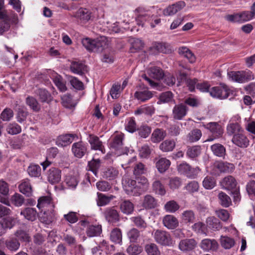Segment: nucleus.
<instances>
[{
    "label": "nucleus",
    "mask_w": 255,
    "mask_h": 255,
    "mask_svg": "<svg viewBox=\"0 0 255 255\" xmlns=\"http://www.w3.org/2000/svg\"><path fill=\"white\" fill-rule=\"evenodd\" d=\"M186 5L184 1L180 0L169 5L163 10L164 16H173L182 9Z\"/></svg>",
    "instance_id": "11"
},
{
    "label": "nucleus",
    "mask_w": 255,
    "mask_h": 255,
    "mask_svg": "<svg viewBox=\"0 0 255 255\" xmlns=\"http://www.w3.org/2000/svg\"><path fill=\"white\" fill-rule=\"evenodd\" d=\"M104 216L106 221L113 225L120 221L119 213L113 208H107L104 212Z\"/></svg>",
    "instance_id": "15"
},
{
    "label": "nucleus",
    "mask_w": 255,
    "mask_h": 255,
    "mask_svg": "<svg viewBox=\"0 0 255 255\" xmlns=\"http://www.w3.org/2000/svg\"><path fill=\"white\" fill-rule=\"evenodd\" d=\"M207 226L214 230H220L222 225L220 221L214 217H208L206 220Z\"/></svg>",
    "instance_id": "41"
},
{
    "label": "nucleus",
    "mask_w": 255,
    "mask_h": 255,
    "mask_svg": "<svg viewBox=\"0 0 255 255\" xmlns=\"http://www.w3.org/2000/svg\"><path fill=\"white\" fill-rule=\"evenodd\" d=\"M201 151V148L200 146L195 145L190 147L188 148L186 154L190 158H194L198 156Z\"/></svg>",
    "instance_id": "50"
},
{
    "label": "nucleus",
    "mask_w": 255,
    "mask_h": 255,
    "mask_svg": "<svg viewBox=\"0 0 255 255\" xmlns=\"http://www.w3.org/2000/svg\"><path fill=\"white\" fill-rule=\"evenodd\" d=\"M20 215H22L25 219L31 222L36 220L38 217V213L36 209L30 207L22 210Z\"/></svg>",
    "instance_id": "26"
},
{
    "label": "nucleus",
    "mask_w": 255,
    "mask_h": 255,
    "mask_svg": "<svg viewBox=\"0 0 255 255\" xmlns=\"http://www.w3.org/2000/svg\"><path fill=\"white\" fill-rule=\"evenodd\" d=\"M147 73L151 78L157 80L161 79L164 75L162 69L158 67L150 68L147 71Z\"/></svg>",
    "instance_id": "43"
},
{
    "label": "nucleus",
    "mask_w": 255,
    "mask_h": 255,
    "mask_svg": "<svg viewBox=\"0 0 255 255\" xmlns=\"http://www.w3.org/2000/svg\"><path fill=\"white\" fill-rule=\"evenodd\" d=\"M97 203L99 206H104L108 204L115 198L112 195L108 196L99 192L97 193Z\"/></svg>",
    "instance_id": "35"
},
{
    "label": "nucleus",
    "mask_w": 255,
    "mask_h": 255,
    "mask_svg": "<svg viewBox=\"0 0 255 255\" xmlns=\"http://www.w3.org/2000/svg\"><path fill=\"white\" fill-rule=\"evenodd\" d=\"M72 151L76 157L81 158L85 154L87 148L82 142H77L72 145Z\"/></svg>",
    "instance_id": "24"
},
{
    "label": "nucleus",
    "mask_w": 255,
    "mask_h": 255,
    "mask_svg": "<svg viewBox=\"0 0 255 255\" xmlns=\"http://www.w3.org/2000/svg\"><path fill=\"white\" fill-rule=\"evenodd\" d=\"M162 223L164 227L169 230L176 228L179 225L178 219L172 215H166L162 219Z\"/></svg>",
    "instance_id": "20"
},
{
    "label": "nucleus",
    "mask_w": 255,
    "mask_h": 255,
    "mask_svg": "<svg viewBox=\"0 0 255 255\" xmlns=\"http://www.w3.org/2000/svg\"><path fill=\"white\" fill-rule=\"evenodd\" d=\"M220 242L221 246L226 250L232 248L235 244L234 239L228 236H221Z\"/></svg>",
    "instance_id": "39"
},
{
    "label": "nucleus",
    "mask_w": 255,
    "mask_h": 255,
    "mask_svg": "<svg viewBox=\"0 0 255 255\" xmlns=\"http://www.w3.org/2000/svg\"><path fill=\"white\" fill-rule=\"evenodd\" d=\"M181 219L185 224L193 223L195 220V215L191 210H185L181 214Z\"/></svg>",
    "instance_id": "32"
},
{
    "label": "nucleus",
    "mask_w": 255,
    "mask_h": 255,
    "mask_svg": "<svg viewBox=\"0 0 255 255\" xmlns=\"http://www.w3.org/2000/svg\"><path fill=\"white\" fill-rule=\"evenodd\" d=\"M124 189L127 194L130 196H138L146 191L149 187V183L144 176L136 178V181L131 179L123 180Z\"/></svg>",
    "instance_id": "1"
},
{
    "label": "nucleus",
    "mask_w": 255,
    "mask_h": 255,
    "mask_svg": "<svg viewBox=\"0 0 255 255\" xmlns=\"http://www.w3.org/2000/svg\"><path fill=\"white\" fill-rule=\"evenodd\" d=\"M244 129L238 123H230L227 127V133L229 135H234L235 133L241 132Z\"/></svg>",
    "instance_id": "45"
},
{
    "label": "nucleus",
    "mask_w": 255,
    "mask_h": 255,
    "mask_svg": "<svg viewBox=\"0 0 255 255\" xmlns=\"http://www.w3.org/2000/svg\"><path fill=\"white\" fill-rule=\"evenodd\" d=\"M215 178L212 176H206L203 181V186L206 189H211L216 185Z\"/></svg>",
    "instance_id": "60"
},
{
    "label": "nucleus",
    "mask_w": 255,
    "mask_h": 255,
    "mask_svg": "<svg viewBox=\"0 0 255 255\" xmlns=\"http://www.w3.org/2000/svg\"><path fill=\"white\" fill-rule=\"evenodd\" d=\"M155 241L163 246H172L173 242L170 234L161 230H156L152 234Z\"/></svg>",
    "instance_id": "5"
},
{
    "label": "nucleus",
    "mask_w": 255,
    "mask_h": 255,
    "mask_svg": "<svg viewBox=\"0 0 255 255\" xmlns=\"http://www.w3.org/2000/svg\"><path fill=\"white\" fill-rule=\"evenodd\" d=\"M152 94L146 88L138 89L134 94V97L141 102H145L152 97Z\"/></svg>",
    "instance_id": "18"
},
{
    "label": "nucleus",
    "mask_w": 255,
    "mask_h": 255,
    "mask_svg": "<svg viewBox=\"0 0 255 255\" xmlns=\"http://www.w3.org/2000/svg\"><path fill=\"white\" fill-rule=\"evenodd\" d=\"M177 170L180 174L185 175L188 178L195 179L200 172V169L198 167L193 168L185 162L178 166Z\"/></svg>",
    "instance_id": "6"
},
{
    "label": "nucleus",
    "mask_w": 255,
    "mask_h": 255,
    "mask_svg": "<svg viewBox=\"0 0 255 255\" xmlns=\"http://www.w3.org/2000/svg\"><path fill=\"white\" fill-rule=\"evenodd\" d=\"M16 15L13 13H9L7 10L0 12V34L8 30L11 22H14Z\"/></svg>",
    "instance_id": "4"
},
{
    "label": "nucleus",
    "mask_w": 255,
    "mask_h": 255,
    "mask_svg": "<svg viewBox=\"0 0 255 255\" xmlns=\"http://www.w3.org/2000/svg\"><path fill=\"white\" fill-rule=\"evenodd\" d=\"M188 111L187 106L183 103L176 105L172 110V117L175 120H182Z\"/></svg>",
    "instance_id": "12"
},
{
    "label": "nucleus",
    "mask_w": 255,
    "mask_h": 255,
    "mask_svg": "<svg viewBox=\"0 0 255 255\" xmlns=\"http://www.w3.org/2000/svg\"><path fill=\"white\" fill-rule=\"evenodd\" d=\"M137 13L136 21L137 24L143 26L144 22L148 20L152 16L149 9H145L142 7H138L135 9Z\"/></svg>",
    "instance_id": "13"
},
{
    "label": "nucleus",
    "mask_w": 255,
    "mask_h": 255,
    "mask_svg": "<svg viewBox=\"0 0 255 255\" xmlns=\"http://www.w3.org/2000/svg\"><path fill=\"white\" fill-rule=\"evenodd\" d=\"M197 244L196 241L193 239H185L180 241L178 247L181 251L186 252L194 250Z\"/></svg>",
    "instance_id": "16"
},
{
    "label": "nucleus",
    "mask_w": 255,
    "mask_h": 255,
    "mask_svg": "<svg viewBox=\"0 0 255 255\" xmlns=\"http://www.w3.org/2000/svg\"><path fill=\"white\" fill-rule=\"evenodd\" d=\"M8 134L14 135L20 133L21 131V127L15 123H9L7 125L6 129Z\"/></svg>",
    "instance_id": "53"
},
{
    "label": "nucleus",
    "mask_w": 255,
    "mask_h": 255,
    "mask_svg": "<svg viewBox=\"0 0 255 255\" xmlns=\"http://www.w3.org/2000/svg\"><path fill=\"white\" fill-rule=\"evenodd\" d=\"M145 251L147 255H160V252L156 245L154 243L145 246Z\"/></svg>",
    "instance_id": "51"
},
{
    "label": "nucleus",
    "mask_w": 255,
    "mask_h": 255,
    "mask_svg": "<svg viewBox=\"0 0 255 255\" xmlns=\"http://www.w3.org/2000/svg\"><path fill=\"white\" fill-rule=\"evenodd\" d=\"M218 198L220 200V203L224 207H228L232 203L230 197L225 193L220 192L218 195Z\"/></svg>",
    "instance_id": "56"
},
{
    "label": "nucleus",
    "mask_w": 255,
    "mask_h": 255,
    "mask_svg": "<svg viewBox=\"0 0 255 255\" xmlns=\"http://www.w3.org/2000/svg\"><path fill=\"white\" fill-rule=\"evenodd\" d=\"M211 149L213 153L217 156L223 157L225 155V148L221 144H214L211 146Z\"/></svg>",
    "instance_id": "49"
},
{
    "label": "nucleus",
    "mask_w": 255,
    "mask_h": 255,
    "mask_svg": "<svg viewBox=\"0 0 255 255\" xmlns=\"http://www.w3.org/2000/svg\"><path fill=\"white\" fill-rule=\"evenodd\" d=\"M221 184L224 188L231 190L236 187L237 182L233 176H228L223 179Z\"/></svg>",
    "instance_id": "37"
},
{
    "label": "nucleus",
    "mask_w": 255,
    "mask_h": 255,
    "mask_svg": "<svg viewBox=\"0 0 255 255\" xmlns=\"http://www.w3.org/2000/svg\"><path fill=\"white\" fill-rule=\"evenodd\" d=\"M154 162L156 168L160 173H164L171 165L170 161L165 157L156 158Z\"/></svg>",
    "instance_id": "19"
},
{
    "label": "nucleus",
    "mask_w": 255,
    "mask_h": 255,
    "mask_svg": "<svg viewBox=\"0 0 255 255\" xmlns=\"http://www.w3.org/2000/svg\"><path fill=\"white\" fill-rule=\"evenodd\" d=\"M124 134L119 133L115 134L114 136L113 141L111 143V148L117 151L116 154L118 155L127 153L128 149L127 147L123 146V139Z\"/></svg>",
    "instance_id": "7"
},
{
    "label": "nucleus",
    "mask_w": 255,
    "mask_h": 255,
    "mask_svg": "<svg viewBox=\"0 0 255 255\" xmlns=\"http://www.w3.org/2000/svg\"><path fill=\"white\" fill-rule=\"evenodd\" d=\"M82 43L87 50L94 52H102L108 47L107 40L105 37L97 39L83 38L82 40Z\"/></svg>",
    "instance_id": "2"
},
{
    "label": "nucleus",
    "mask_w": 255,
    "mask_h": 255,
    "mask_svg": "<svg viewBox=\"0 0 255 255\" xmlns=\"http://www.w3.org/2000/svg\"><path fill=\"white\" fill-rule=\"evenodd\" d=\"M97 9H88L81 7L78 9L75 14V17L82 23H86L90 20H93L99 16L96 14Z\"/></svg>",
    "instance_id": "3"
},
{
    "label": "nucleus",
    "mask_w": 255,
    "mask_h": 255,
    "mask_svg": "<svg viewBox=\"0 0 255 255\" xmlns=\"http://www.w3.org/2000/svg\"><path fill=\"white\" fill-rule=\"evenodd\" d=\"M26 104L34 112H38L40 110V106L37 101L33 97L28 96L25 100Z\"/></svg>",
    "instance_id": "47"
},
{
    "label": "nucleus",
    "mask_w": 255,
    "mask_h": 255,
    "mask_svg": "<svg viewBox=\"0 0 255 255\" xmlns=\"http://www.w3.org/2000/svg\"><path fill=\"white\" fill-rule=\"evenodd\" d=\"M202 136L201 131L197 128L191 130L187 135V139L190 142H196L199 140Z\"/></svg>",
    "instance_id": "46"
},
{
    "label": "nucleus",
    "mask_w": 255,
    "mask_h": 255,
    "mask_svg": "<svg viewBox=\"0 0 255 255\" xmlns=\"http://www.w3.org/2000/svg\"><path fill=\"white\" fill-rule=\"evenodd\" d=\"M27 172L31 177H38L40 175L41 168L37 165H30L27 169Z\"/></svg>",
    "instance_id": "62"
},
{
    "label": "nucleus",
    "mask_w": 255,
    "mask_h": 255,
    "mask_svg": "<svg viewBox=\"0 0 255 255\" xmlns=\"http://www.w3.org/2000/svg\"><path fill=\"white\" fill-rule=\"evenodd\" d=\"M166 130L162 128L155 129L150 136V140L153 143H159L166 136Z\"/></svg>",
    "instance_id": "25"
},
{
    "label": "nucleus",
    "mask_w": 255,
    "mask_h": 255,
    "mask_svg": "<svg viewBox=\"0 0 255 255\" xmlns=\"http://www.w3.org/2000/svg\"><path fill=\"white\" fill-rule=\"evenodd\" d=\"M19 191L27 196H30L32 195V187L29 180H24L19 184Z\"/></svg>",
    "instance_id": "36"
},
{
    "label": "nucleus",
    "mask_w": 255,
    "mask_h": 255,
    "mask_svg": "<svg viewBox=\"0 0 255 255\" xmlns=\"http://www.w3.org/2000/svg\"><path fill=\"white\" fill-rule=\"evenodd\" d=\"M12 203L17 207L21 206L24 203V197L22 195L15 193L11 198Z\"/></svg>",
    "instance_id": "63"
},
{
    "label": "nucleus",
    "mask_w": 255,
    "mask_h": 255,
    "mask_svg": "<svg viewBox=\"0 0 255 255\" xmlns=\"http://www.w3.org/2000/svg\"><path fill=\"white\" fill-rule=\"evenodd\" d=\"M218 243L214 239H204L202 241L200 245L201 248L206 251L210 250L215 251L218 249Z\"/></svg>",
    "instance_id": "22"
},
{
    "label": "nucleus",
    "mask_w": 255,
    "mask_h": 255,
    "mask_svg": "<svg viewBox=\"0 0 255 255\" xmlns=\"http://www.w3.org/2000/svg\"><path fill=\"white\" fill-rule=\"evenodd\" d=\"M229 78L238 83H244L253 79L251 73L245 71H231L228 73Z\"/></svg>",
    "instance_id": "9"
},
{
    "label": "nucleus",
    "mask_w": 255,
    "mask_h": 255,
    "mask_svg": "<svg viewBox=\"0 0 255 255\" xmlns=\"http://www.w3.org/2000/svg\"><path fill=\"white\" fill-rule=\"evenodd\" d=\"M232 141L241 148H246L250 144V140L244 130L241 132L235 133L233 136Z\"/></svg>",
    "instance_id": "10"
},
{
    "label": "nucleus",
    "mask_w": 255,
    "mask_h": 255,
    "mask_svg": "<svg viewBox=\"0 0 255 255\" xmlns=\"http://www.w3.org/2000/svg\"><path fill=\"white\" fill-rule=\"evenodd\" d=\"M211 96L219 99H226L229 95V90L227 87L217 86L212 87L209 91Z\"/></svg>",
    "instance_id": "14"
},
{
    "label": "nucleus",
    "mask_w": 255,
    "mask_h": 255,
    "mask_svg": "<svg viewBox=\"0 0 255 255\" xmlns=\"http://www.w3.org/2000/svg\"><path fill=\"white\" fill-rule=\"evenodd\" d=\"M156 201L155 199L150 195H145L143 199L142 206L145 209H152L156 206Z\"/></svg>",
    "instance_id": "38"
},
{
    "label": "nucleus",
    "mask_w": 255,
    "mask_h": 255,
    "mask_svg": "<svg viewBox=\"0 0 255 255\" xmlns=\"http://www.w3.org/2000/svg\"><path fill=\"white\" fill-rule=\"evenodd\" d=\"M37 207L39 209L44 208L46 210L52 211L54 208V205L50 197L44 196L38 199Z\"/></svg>",
    "instance_id": "17"
},
{
    "label": "nucleus",
    "mask_w": 255,
    "mask_h": 255,
    "mask_svg": "<svg viewBox=\"0 0 255 255\" xmlns=\"http://www.w3.org/2000/svg\"><path fill=\"white\" fill-rule=\"evenodd\" d=\"M102 233L101 225H90L87 229L86 233L88 236L93 237L98 236Z\"/></svg>",
    "instance_id": "44"
},
{
    "label": "nucleus",
    "mask_w": 255,
    "mask_h": 255,
    "mask_svg": "<svg viewBox=\"0 0 255 255\" xmlns=\"http://www.w3.org/2000/svg\"><path fill=\"white\" fill-rule=\"evenodd\" d=\"M180 208L178 204L174 200H171L167 202L164 206L165 210L169 213H175Z\"/></svg>",
    "instance_id": "52"
},
{
    "label": "nucleus",
    "mask_w": 255,
    "mask_h": 255,
    "mask_svg": "<svg viewBox=\"0 0 255 255\" xmlns=\"http://www.w3.org/2000/svg\"><path fill=\"white\" fill-rule=\"evenodd\" d=\"M36 94L41 102H48L51 97L50 93L45 89H38L36 92Z\"/></svg>",
    "instance_id": "57"
},
{
    "label": "nucleus",
    "mask_w": 255,
    "mask_h": 255,
    "mask_svg": "<svg viewBox=\"0 0 255 255\" xmlns=\"http://www.w3.org/2000/svg\"><path fill=\"white\" fill-rule=\"evenodd\" d=\"M182 183V180L178 177H172L169 178L168 185L172 190L178 189Z\"/></svg>",
    "instance_id": "48"
},
{
    "label": "nucleus",
    "mask_w": 255,
    "mask_h": 255,
    "mask_svg": "<svg viewBox=\"0 0 255 255\" xmlns=\"http://www.w3.org/2000/svg\"><path fill=\"white\" fill-rule=\"evenodd\" d=\"M155 109L152 105H144L140 106L134 112L135 115L144 114L148 116H151L155 113Z\"/></svg>",
    "instance_id": "28"
},
{
    "label": "nucleus",
    "mask_w": 255,
    "mask_h": 255,
    "mask_svg": "<svg viewBox=\"0 0 255 255\" xmlns=\"http://www.w3.org/2000/svg\"><path fill=\"white\" fill-rule=\"evenodd\" d=\"M142 251L141 247L135 245H130L127 249V253L130 255H138Z\"/></svg>",
    "instance_id": "64"
},
{
    "label": "nucleus",
    "mask_w": 255,
    "mask_h": 255,
    "mask_svg": "<svg viewBox=\"0 0 255 255\" xmlns=\"http://www.w3.org/2000/svg\"><path fill=\"white\" fill-rule=\"evenodd\" d=\"M75 134H66L59 136L56 141L58 146H66L70 144L74 140Z\"/></svg>",
    "instance_id": "27"
},
{
    "label": "nucleus",
    "mask_w": 255,
    "mask_h": 255,
    "mask_svg": "<svg viewBox=\"0 0 255 255\" xmlns=\"http://www.w3.org/2000/svg\"><path fill=\"white\" fill-rule=\"evenodd\" d=\"M120 209L124 214L129 215L133 211L134 205L129 200H125L121 203Z\"/></svg>",
    "instance_id": "40"
},
{
    "label": "nucleus",
    "mask_w": 255,
    "mask_h": 255,
    "mask_svg": "<svg viewBox=\"0 0 255 255\" xmlns=\"http://www.w3.org/2000/svg\"><path fill=\"white\" fill-rule=\"evenodd\" d=\"M61 177V171L57 168L52 167L50 168L48 173L47 179L52 184L58 183Z\"/></svg>",
    "instance_id": "23"
},
{
    "label": "nucleus",
    "mask_w": 255,
    "mask_h": 255,
    "mask_svg": "<svg viewBox=\"0 0 255 255\" xmlns=\"http://www.w3.org/2000/svg\"><path fill=\"white\" fill-rule=\"evenodd\" d=\"M5 245L9 250L11 251H16L19 249L20 247V243L16 239L12 238L6 241Z\"/></svg>",
    "instance_id": "55"
},
{
    "label": "nucleus",
    "mask_w": 255,
    "mask_h": 255,
    "mask_svg": "<svg viewBox=\"0 0 255 255\" xmlns=\"http://www.w3.org/2000/svg\"><path fill=\"white\" fill-rule=\"evenodd\" d=\"M203 126L208 129L214 136V138L209 137L206 140V141H213L215 138H218L221 137L223 133L224 129L218 123L210 122L206 125H203Z\"/></svg>",
    "instance_id": "8"
},
{
    "label": "nucleus",
    "mask_w": 255,
    "mask_h": 255,
    "mask_svg": "<svg viewBox=\"0 0 255 255\" xmlns=\"http://www.w3.org/2000/svg\"><path fill=\"white\" fill-rule=\"evenodd\" d=\"M153 190L157 194L164 195L166 193V190L164 185L159 180H155L152 184Z\"/></svg>",
    "instance_id": "59"
},
{
    "label": "nucleus",
    "mask_w": 255,
    "mask_h": 255,
    "mask_svg": "<svg viewBox=\"0 0 255 255\" xmlns=\"http://www.w3.org/2000/svg\"><path fill=\"white\" fill-rule=\"evenodd\" d=\"M214 167L223 172H230L234 169L233 164L227 162H216L214 163Z\"/></svg>",
    "instance_id": "29"
},
{
    "label": "nucleus",
    "mask_w": 255,
    "mask_h": 255,
    "mask_svg": "<svg viewBox=\"0 0 255 255\" xmlns=\"http://www.w3.org/2000/svg\"><path fill=\"white\" fill-rule=\"evenodd\" d=\"M119 173V171L116 168L110 167L103 171V176L109 180H114L118 177Z\"/></svg>",
    "instance_id": "33"
},
{
    "label": "nucleus",
    "mask_w": 255,
    "mask_h": 255,
    "mask_svg": "<svg viewBox=\"0 0 255 255\" xmlns=\"http://www.w3.org/2000/svg\"><path fill=\"white\" fill-rule=\"evenodd\" d=\"M175 145L176 142L174 139H168L160 143L159 149L163 152H170L174 149Z\"/></svg>",
    "instance_id": "31"
},
{
    "label": "nucleus",
    "mask_w": 255,
    "mask_h": 255,
    "mask_svg": "<svg viewBox=\"0 0 255 255\" xmlns=\"http://www.w3.org/2000/svg\"><path fill=\"white\" fill-rule=\"evenodd\" d=\"M179 54L186 58L190 63H193L195 61V56L192 51L186 47H181L178 49Z\"/></svg>",
    "instance_id": "34"
},
{
    "label": "nucleus",
    "mask_w": 255,
    "mask_h": 255,
    "mask_svg": "<svg viewBox=\"0 0 255 255\" xmlns=\"http://www.w3.org/2000/svg\"><path fill=\"white\" fill-rule=\"evenodd\" d=\"M130 220L138 228L144 229L146 228L147 224L141 216L132 217Z\"/></svg>",
    "instance_id": "58"
},
{
    "label": "nucleus",
    "mask_w": 255,
    "mask_h": 255,
    "mask_svg": "<svg viewBox=\"0 0 255 255\" xmlns=\"http://www.w3.org/2000/svg\"><path fill=\"white\" fill-rule=\"evenodd\" d=\"M71 71L75 74L82 75L87 71L86 66L80 62H72L70 67Z\"/></svg>",
    "instance_id": "30"
},
{
    "label": "nucleus",
    "mask_w": 255,
    "mask_h": 255,
    "mask_svg": "<svg viewBox=\"0 0 255 255\" xmlns=\"http://www.w3.org/2000/svg\"><path fill=\"white\" fill-rule=\"evenodd\" d=\"M111 240L116 243L121 244L122 243V234L121 230L119 228H114L111 232Z\"/></svg>",
    "instance_id": "42"
},
{
    "label": "nucleus",
    "mask_w": 255,
    "mask_h": 255,
    "mask_svg": "<svg viewBox=\"0 0 255 255\" xmlns=\"http://www.w3.org/2000/svg\"><path fill=\"white\" fill-rule=\"evenodd\" d=\"M88 140L90 144L92 149L99 150L101 151L102 153L105 152L103 143L97 136L90 134L88 137Z\"/></svg>",
    "instance_id": "21"
},
{
    "label": "nucleus",
    "mask_w": 255,
    "mask_h": 255,
    "mask_svg": "<svg viewBox=\"0 0 255 255\" xmlns=\"http://www.w3.org/2000/svg\"><path fill=\"white\" fill-rule=\"evenodd\" d=\"M53 82L61 92H65L67 90V87L65 85V82L60 75H57L53 78Z\"/></svg>",
    "instance_id": "54"
},
{
    "label": "nucleus",
    "mask_w": 255,
    "mask_h": 255,
    "mask_svg": "<svg viewBox=\"0 0 255 255\" xmlns=\"http://www.w3.org/2000/svg\"><path fill=\"white\" fill-rule=\"evenodd\" d=\"M184 188L190 193L197 192L199 189V185L197 181H191L188 183Z\"/></svg>",
    "instance_id": "61"
}]
</instances>
